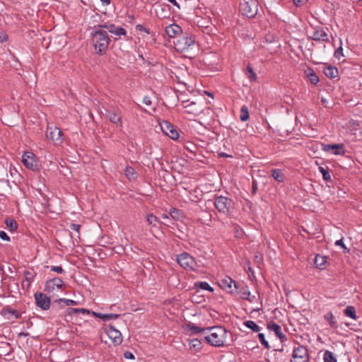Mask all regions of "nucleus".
<instances>
[{
    "instance_id": "nucleus-36",
    "label": "nucleus",
    "mask_w": 362,
    "mask_h": 362,
    "mask_svg": "<svg viewBox=\"0 0 362 362\" xmlns=\"http://www.w3.org/2000/svg\"><path fill=\"white\" fill-rule=\"evenodd\" d=\"M319 170L322 173V177H323L324 180H325L327 182H331L332 181L331 175L329 174V171L328 168H325L324 167L320 166L319 167Z\"/></svg>"
},
{
    "instance_id": "nucleus-21",
    "label": "nucleus",
    "mask_w": 362,
    "mask_h": 362,
    "mask_svg": "<svg viewBox=\"0 0 362 362\" xmlns=\"http://www.w3.org/2000/svg\"><path fill=\"white\" fill-rule=\"evenodd\" d=\"M267 329L275 333L276 336L281 340V342L287 339L286 336L282 332L281 327L273 321L267 324Z\"/></svg>"
},
{
    "instance_id": "nucleus-49",
    "label": "nucleus",
    "mask_w": 362,
    "mask_h": 362,
    "mask_svg": "<svg viewBox=\"0 0 362 362\" xmlns=\"http://www.w3.org/2000/svg\"><path fill=\"white\" fill-rule=\"evenodd\" d=\"M78 310H77V308H68L66 310H65V314L64 315L65 316H67V315H72L74 314H78Z\"/></svg>"
},
{
    "instance_id": "nucleus-44",
    "label": "nucleus",
    "mask_w": 362,
    "mask_h": 362,
    "mask_svg": "<svg viewBox=\"0 0 362 362\" xmlns=\"http://www.w3.org/2000/svg\"><path fill=\"white\" fill-rule=\"evenodd\" d=\"M258 338L260 341L262 345L264 346V348L269 349L270 348V346L269 344V342L266 340L264 334L263 333H259L258 334Z\"/></svg>"
},
{
    "instance_id": "nucleus-31",
    "label": "nucleus",
    "mask_w": 362,
    "mask_h": 362,
    "mask_svg": "<svg viewBox=\"0 0 362 362\" xmlns=\"http://www.w3.org/2000/svg\"><path fill=\"white\" fill-rule=\"evenodd\" d=\"M54 303H57L58 305H61L62 303H64V305H66V306L76 305L78 304V301L71 300V299H66V298H59V299L55 300L54 301Z\"/></svg>"
},
{
    "instance_id": "nucleus-55",
    "label": "nucleus",
    "mask_w": 362,
    "mask_h": 362,
    "mask_svg": "<svg viewBox=\"0 0 362 362\" xmlns=\"http://www.w3.org/2000/svg\"><path fill=\"white\" fill-rule=\"evenodd\" d=\"M124 357L127 359H134V354L129 351H127L124 353Z\"/></svg>"
},
{
    "instance_id": "nucleus-47",
    "label": "nucleus",
    "mask_w": 362,
    "mask_h": 362,
    "mask_svg": "<svg viewBox=\"0 0 362 362\" xmlns=\"http://www.w3.org/2000/svg\"><path fill=\"white\" fill-rule=\"evenodd\" d=\"M47 267L49 268L52 272H54L58 274H62L64 272V269L61 266H47Z\"/></svg>"
},
{
    "instance_id": "nucleus-46",
    "label": "nucleus",
    "mask_w": 362,
    "mask_h": 362,
    "mask_svg": "<svg viewBox=\"0 0 362 362\" xmlns=\"http://www.w3.org/2000/svg\"><path fill=\"white\" fill-rule=\"evenodd\" d=\"M124 173H125V175L128 178H131L135 174V170L132 166L128 165L125 168Z\"/></svg>"
},
{
    "instance_id": "nucleus-29",
    "label": "nucleus",
    "mask_w": 362,
    "mask_h": 362,
    "mask_svg": "<svg viewBox=\"0 0 362 362\" xmlns=\"http://www.w3.org/2000/svg\"><path fill=\"white\" fill-rule=\"evenodd\" d=\"M344 313L346 316L349 317L351 319L356 320L357 318L356 309L354 306H346L344 310Z\"/></svg>"
},
{
    "instance_id": "nucleus-24",
    "label": "nucleus",
    "mask_w": 362,
    "mask_h": 362,
    "mask_svg": "<svg viewBox=\"0 0 362 362\" xmlns=\"http://www.w3.org/2000/svg\"><path fill=\"white\" fill-rule=\"evenodd\" d=\"M271 176L278 182H283L285 180V174L281 169H272Z\"/></svg>"
},
{
    "instance_id": "nucleus-53",
    "label": "nucleus",
    "mask_w": 362,
    "mask_h": 362,
    "mask_svg": "<svg viewBox=\"0 0 362 362\" xmlns=\"http://www.w3.org/2000/svg\"><path fill=\"white\" fill-rule=\"evenodd\" d=\"M0 238L4 240H6V241H9L10 240L9 236L4 230H1L0 231Z\"/></svg>"
},
{
    "instance_id": "nucleus-54",
    "label": "nucleus",
    "mask_w": 362,
    "mask_h": 362,
    "mask_svg": "<svg viewBox=\"0 0 362 362\" xmlns=\"http://www.w3.org/2000/svg\"><path fill=\"white\" fill-rule=\"evenodd\" d=\"M257 192V182L255 180H252V193L255 194Z\"/></svg>"
},
{
    "instance_id": "nucleus-60",
    "label": "nucleus",
    "mask_w": 362,
    "mask_h": 362,
    "mask_svg": "<svg viewBox=\"0 0 362 362\" xmlns=\"http://www.w3.org/2000/svg\"><path fill=\"white\" fill-rule=\"evenodd\" d=\"M170 3L173 4V5L176 6L177 7L180 8V5L177 4L176 0H168Z\"/></svg>"
},
{
    "instance_id": "nucleus-34",
    "label": "nucleus",
    "mask_w": 362,
    "mask_h": 362,
    "mask_svg": "<svg viewBox=\"0 0 362 362\" xmlns=\"http://www.w3.org/2000/svg\"><path fill=\"white\" fill-rule=\"evenodd\" d=\"M324 318L325 320H327L330 327L332 328H337V321L334 320V315L332 312H328L327 314L325 315Z\"/></svg>"
},
{
    "instance_id": "nucleus-18",
    "label": "nucleus",
    "mask_w": 362,
    "mask_h": 362,
    "mask_svg": "<svg viewBox=\"0 0 362 362\" xmlns=\"http://www.w3.org/2000/svg\"><path fill=\"white\" fill-rule=\"evenodd\" d=\"M311 38L315 41H329L327 33L325 31V29L321 26H317L314 28Z\"/></svg>"
},
{
    "instance_id": "nucleus-22",
    "label": "nucleus",
    "mask_w": 362,
    "mask_h": 362,
    "mask_svg": "<svg viewBox=\"0 0 362 362\" xmlns=\"http://www.w3.org/2000/svg\"><path fill=\"white\" fill-rule=\"evenodd\" d=\"M165 33L169 37L175 38L180 36L182 33V28L177 24H171L165 28Z\"/></svg>"
},
{
    "instance_id": "nucleus-63",
    "label": "nucleus",
    "mask_w": 362,
    "mask_h": 362,
    "mask_svg": "<svg viewBox=\"0 0 362 362\" xmlns=\"http://www.w3.org/2000/svg\"><path fill=\"white\" fill-rule=\"evenodd\" d=\"M221 156H222L223 157H228V156H228V154H226V153H223Z\"/></svg>"
},
{
    "instance_id": "nucleus-41",
    "label": "nucleus",
    "mask_w": 362,
    "mask_h": 362,
    "mask_svg": "<svg viewBox=\"0 0 362 362\" xmlns=\"http://www.w3.org/2000/svg\"><path fill=\"white\" fill-rule=\"evenodd\" d=\"M146 221L149 225H151L153 227L156 226V224L159 223L158 218L153 214L147 215Z\"/></svg>"
},
{
    "instance_id": "nucleus-51",
    "label": "nucleus",
    "mask_w": 362,
    "mask_h": 362,
    "mask_svg": "<svg viewBox=\"0 0 362 362\" xmlns=\"http://www.w3.org/2000/svg\"><path fill=\"white\" fill-rule=\"evenodd\" d=\"M335 245L341 246L343 248L344 252H349V249L344 244L343 238L338 240L335 242Z\"/></svg>"
},
{
    "instance_id": "nucleus-42",
    "label": "nucleus",
    "mask_w": 362,
    "mask_h": 362,
    "mask_svg": "<svg viewBox=\"0 0 362 362\" xmlns=\"http://www.w3.org/2000/svg\"><path fill=\"white\" fill-rule=\"evenodd\" d=\"M23 274L25 281H28V286H29L30 283L34 280L35 273L26 270L23 272Z\"/></svg>"
},
{
    "instance_id": "nucleus-59",
    "label": "nucleus",
    "mask_w": 362,
    "mask_h": 362,
    "mask_svg": "<svg viewBox=\"0 0 362 362\" xmlns=\"http://www.w3.org/2000/svg\"><path fill=\"white\" fill-rule=\"evenodd\" d=\"M100 1L102 2L103 5H104V6H107L111 3V0H100Z\"/></svg>"
},
{
    "instance_id": "nucleus-17",
    "label": "nucleus",
    "mask_w": 362,
    "mask_h": 362,
    "mask_svg": "<svg viewBox=\"0 0 362 362\" xmlns=\"http://www.w3.org/2000/svg\"><path fill=\"white\" fill-rule=\"evenodd\" d=\"M64 285L63 281L58 278L54 277L53 279H51L46 281L45 286V291L47 293H52L53 292L56 288L60 289Z\"/></svg>"
},
{
    "instance_id": "nucleus-45",
    "label": "nucleus",
    "mask_w": 362,
    "mask_h": 362,
    "mask_svg": "<svg viewBox=\"0 0 362 362\" xmlns=\"http://www.w3.org/2000/svg\"><path fill=\"white\" fill-rule=\"evenodd\" d=\"M170 214L174 219H179L180 217L181 211L175 208H172L170 210Z\"/></svg>"
},
{
    "instance_id": "nucleus-15",
    "label": "nucleus",
    "mask_w": 362,
    "mask_h": 362,
    "mask_svg": "<svg viewBox=\"0 0 362 362\" xmlns=\"http://www.w3.org/2000/svg\"><path fill=\"white\" fill-rule=\"evenodd\" d=\"M105 116L112 123L119 127H122V113L119 109L107 110Z\"/></svg>"
},
{
    "instance_id": "nucleus-9",
    "label": "nucleus",
    "mask_w": 362,
    "mask_h": 362,
    "mask_svg": "<svg viewBox=\"0 0 362 362\" xmlns=\"http://www.w3.org/2000/svg\"><path fill=\"white\" fill-rule=\"evenodd\" d=\"M188 102V100L182 102L186 113L197 116L202 112L203 105L202 103H197L196 101Z\"/></svg>"
},
{
    "instance_id": "nucleus-12",
    "label": "nucleus",
    "mask_w": 362,
    "mask_h": 362,
    "mask_svg": "<svg viewBox=\"0 0 362 362\" xmlns=\"http://www.w3.org/2000/svg\"><path fill=\"white\" fill-rule=\"evenodd\" d=\"M35 304L37 307L43 310H47L50 308V298L47 297L45 293L41 292H36L34 294Z\"/></svg>"
},
{
    "instance_id": "nucleus-56",
    "label": "nucleus",
    "mask_w": 362,
    "mask_h": 362,
    "mask_svg": "<svg viewBox=\"0 0 362 362\" xmlns=\"http://www.w3.org/2000/svg\"><path fill=\"white\" fill-rule=\"evenodd\" d=\"M143 103H144L145 105H148V106H149V105H151L152 104V103H151V98H150V97H148V96H145V97L143 98Z\"/></svg>"
},
{
    "instance_id": "nucleus-25",
    "label": "nucleus",
    "mask_w": 362,
    "mask_h": 362,
    "mask_svg": "<svg viewBox=\"0 0 362 362\" xmlns=\"http://www.w3.org/2000/svg\"><path fill=\"white\" fill-rule=\"evenodd\" d=\"M323 73L329 78H334L338 76V69L334 66H327L324 68Z\"/></svg>"
},
{
    "instance_id": "nucleus-20",
    "label": "nucleus",
    "mask_w": 362,
    "mask_h": 362,
    "mask_svg": "<svg viewBox=\"0 0 362 362\" xmlns=\"http://www.w3.org/2000/svg\"><path fill=\"white\" fill-rule=\"evenodd\" d=\"M322 149L325 151H332L334 155H344L346 153L343 144H325L323 146Z\"/></svg>"
},
{
    "instance_id": "nucleus-27",
    "label": "nucleus",
    "mask_w": 362,
    "mask_h": 362,
    "mask_svg": "<svg viewBox=\"0 0 362 362\" xmlns=\"http://www.w3.org/2000/svg\"><path fill=\"white\" fill-rule=\"evenodd\" d=\"M186 328L191 331L193 334H199L203 332L206 330H208L209 328H202L201 327L197 326L192 322H188L186 324Z\"/></svg>"
},
{
    "instance_id": "nucleus-35",
    "label": "nucleus",
    "mask_w": 362,
    "mask_h": 362,
    "mask_svg": "<svg viewBox=\"0 0 362 362\" xmlns=\"http://www.w3.org/2000/svg\"><path fill=\"white\" fill-rule=\"evenodd\" d=\"M243 324L246 327L252 329L255 332H258L261 329L260 327L252 320L245 321Z\"/></svg>"
},
{
    "instance_id": "nucleus-33",
    "label": "nucleus",
    "mask_w": 362,
    "mask_h": 362,
    "mask_svg": "<svg viewBox=\"0 0 362 362\" xmlns=\"http://www.w3.org/2000/svg\"><path fill=\"white\" fill-rule=\"evenodd\" d=\"M250 114L248 107L246 105H243L240 108V119L242 122H246L249 119Z\"/></svg>"
},
{
    "instance_id": "nucleus-26",
    "label": "nucleus",
    "mask_w": 362,
    "mask_h": 362,
    "mask_svg": "<svg viewBox=\"0 0 362 362\" xmlns=\"http://www.w3.org/2000/svg\"><path fill=\"white\" fill-rule=\"evenodd\" d=\"M237 289L239 290L241 298L252 301L250 299V292L247 286L238 284V288Z\"/></svg>"
},
{
    "instance_id": "nucleus-3",
    "label": "nucleus",
    "mask_w": 362,
    "mask_h": 362,
    "mask_svg": "<svg viewBox=\"0 0 362 362\" xmlns=\"http://www.w3.org/2000/svg\"><path fill=\"white\" fill-rule=\"evenodd\" d=\"M214 205L220 213L228 215L233 209L234 202L231 199L219 196L215 198Z\"/></svg>"
},
{
    "instance_id": "nucleus-57",
    "label": "nucleus",
    "mask_w": 362,
    "mask_h": 362,
    "mask_svg": "<svg viewBox=\"0 0 362 362\" xmlns=\"http://www.w3.org/2000/svg\"><path fill=\"white\" fill-rule=\"evenodd\" d=\"M293 3L296 6H299L302 4H304L307 2V0H293Z\"/></svg>"
},
{
    "instance_id": "nucleus-16",
    "label": "nucleus",
    "mask_w": 362,
    "mask_h": 362,
    "mask_svg": "<svg viewBox=\"0 0 362 362\" xmlns=\"http://www.w3.org/2000/svg\"><path fill=\"white\" fill-rule=\"evenodd\" d=\"M22 163L26 168L30 170H35L37 168V163L35 160V156L33 153L27 151L22 156Z\"/></svg>"
},
{
    "instance_id": "nucleus-62",
    "label": "nucleus",
    "mask_w": 362,
    "mask_h": 362,
    "mask_svg": "<svg viewBox=\"0 0 362 362\" xmlns=\"http://www.w3.org/2000/svg\"><path fill=\"white\" fill-rule=\"evenodd\" d=\"M163 218H165V219H168L169 218V217L167 215H165V214L163 215Z\"/></svg>"
},
{
    "instance_id": "nucleus-6",
    "label": "nucleus",
    "mask_w": 362,
    "mask_h": 362,
    "mask_svg": "<svg viewBox=\"0 0 362 362\" xmlns=\"http://www.w3.org/2000/svg\"><path fill=\"white\" fill-rule=\"evenodd\" d=\"M195 38L193 35H180L174 42L175 49L179 52H183L189 49L194 45Z\"/></svg>"
},
{
    "instance_id": "nucleus-58",
    "label": "nucleus",
    "mask_w": 362,
    "mask_h": 362,
    "mask_svg": "<svg viewBox=\"0 0 362 362\" xmlns=\"http://www.w3.org/2000/svg\"><path fill=\"white\" fill-rule=\"evenodd\" d=\"M78 310V313H83V314H90V311L86 308H77Z\"/></svg>"
},
{
    "instance_id": "nucleus-4",
    "label": "nucleus",
    "mask_w": 362,
    "mask_h": 362,
    "mask_svg": "<svg viewBox=\"0 0 362 362\" xmlns=\"http://www.w3.org/2000/svg\"><path fill=\"white\" fill-rule=\"evenodd\" d=\"M240 11L243 15L247 18L255 17L258 11L257 0L244 1L240 4Z\"/></svg>"
},
{
    "instance_id": "nucleus-52",
    "label": "nucleus",
    "mask_w": 362,
    "mask_h": 362,
    "mask_svg": "<svg viewBox=\"0 0 362 362\" xmlns=\"http://www.w3.org/2000/svg\"><path fill=\"white\" fill-rule=\"evenodd\" d=\"M81 227V226L80 224H76V223H71L69 225L70 229L77 232L78 234H79V231H80Z\"/></svg>"
},
{
    "instance_id": "nucleus-23",
    "label": "nucleus",
    "mask_w": 362,
    "mask_h": 362,
    "mask_svg": "<svg viewBox=\"0 0 362 362\" xmlns=\"http://www.w3.org/2000/svg\"><path fill=\"white\" fill-rule=\"evenodd\" d=\"M91 314L93 316H95V317L101 319L103 321H110V320H116L120 317V315H119V314H114V313L103 314V313H97V312H94V311H92Z\"/></svg>"
},
{
    "instance_id": "nucleus-13",
    "label": "nucleus",
    "mask_w": 362,
    "mask_h": 362,
    "mask_svg": "<svg viewBox=\"0 0 362 362\" xmlns=\"http://www.w3.org/2000/svg\"><path fill=\"white\" fill-rule=\"evenodd\" d=\"M106 334L111 339L115 346H118L122 342V337L121 332L115 329L112 325H110L106 329Z\"/></svg>"
},
{
    "instance_id": "nucleus-64",
    "label": "nucleus",
    "mask_w": 362,
    "mask_h": 362,
    "mask_svg": "<svg viewBox=\"0 0 362 362\" xmlns=\"http://www.w3.org/2000/svg\"><path fill=\"white\" fill-rule=\"evenodd\" d=\"M6 40H7V36H6V35H5V36L4 37V38H3V40H2V41H6Z\"/></svg>"
},
{
    "instance_id": "nucleus-32",
    "label": "nucleus",
    "mask_w": 362,
    "mask_h": 362,
    "mask_svg": "<svg viewBox=\"0 0 362 362\" xmlns=\"http://www.w3.org/2000/svg\"><path fill=\"white\" fill-rule=\"evenodd\" d=\"M189 349L198 351L202 349V342L198 339H192L189 341Z\"/></svg>"
},
{
    "instance_id": "nucleus-43",
    "label": "nucleus",
    "mask_w": 362,
    "mask_h": 362,
    "mask_svg": "<svg viewBox=\"0 0 362 362\" xmlns=\"http://www.w3.org/2000/svg\"><path fill=\"white\" fill-rule=\"evenodd\" d=\"M324 361L325 362H337V359L334 356V354L329 351H326L325 352Z\"/></svg>"
},
{
    "instance_id": "nucleus-61",
    "label": "nucleus",
    "mask_w": 362,
    "mask_h": 362,
    "mask_svg": "<svg viewBox=\"0 0 362 362\" xmlns=\"http://www.w3.org/2000/svg\"><path fill=\"white\" fill-rule=\"evenodd\" d=\"M20 336H24V337H27L28 335V333H25V332H21L19 334Z\"/></svg>"
},
{
    "instance_id": "nucleus-30",
    "label": "nucleus",
    "mask_w": 362,
    "mask_h": 362,
    "mask_svg": "<svg viewBox=\"0 0 362 362\" xmlns=\"http://www.w3.org/2000/svg\"><path fill=\"white\" fill-rule=\"evenodd\" d=\"M326 258L325 257L321 256L320 255H317L315 258V264L316 267L322 269L324 268V266L326 263Z\"/></svg>"
},
{
    "instance_id": "nucleus-14",
    "label": "nucleus",
    "mask_w": 362,
    "mask_h": 362,
    "mask_svg": "<svg viewBox=\"0 0 362 362\" xmlns=\"http://www.w3.org/2000/svg\"><path fill=\"white\" fill-rule=\"evenodd\" d=\"M160 129L162 132L170 139L176 140L179 138V133L169 122L163 121L160 124Z\"/></svg>"
},
{
    "instance_id": "nucleus-28",
    "label": "nucleus",
    "mask_w": 362,
    "mask_h": 362,
    "mask_svg": "<svg viewBox=\"0 0 362 362\" xmlns=\"http://www.w3.org/2000/svg\"><path fill=\"white\" fill-rule=\"evenodd\" d=\"M306 74H307V76L309 78V81L310 82L313 84V85H316L317 84V83L319 82V77L317 76V74L315 73V71H313V69H308L306 71H305Z\"/></svg>"
},
{
    "instance_id": "nucleus-19",
    "label": "nucleus",
    "mask_w": 362,
    "mask_h": 362,
    "mask_svg": "<svg viewBox=\"0 0 362 362\" xmlns=\"http://www.w3.org/2000/svg\"><path fill=\"white\" fill-rule=\"evenodd\" d=\"M0 314L6 319L11 320L13 319H19L21 315L19 312L15 309L10 308L9 306L4 307L1 310Z\"/></svg>"
},
{
    "instance_id": "nucleus-1",
    "label": "nucleus",
    "mask_w": 362,
    "mask_h": 362,
    "mask_svg": "<svg viewBox=\"0 0 362 362\" xmlns=\"http://www.w3.org/2000/svg\"><path fill=\"white\" fill-rule=\"evenodd\" d=\"M90 37L96 54H104L108 49L111 40L101 24L95 25L92 28Z\"/></svg>"
},
{
    "instance_id": "nucleus-38",
    "label": "nucleus",
    "mask_w": 362,
    "mask_h": 362,
    "mask_svg": "<svg viewBox=\"0 0 362 362\" xmlns=\"http://www.w3.org/2000/svg\"><path fill=\"white\" fill-rule=\"evenodd\" d=\"M158 6L160 8L162 13H159L158 12H157L158 16L160 18H167L168 12L170 11V6L165 5V4H162V5H159Z\"/></svg>"
},
{
    "instance_id": "nucleus-11",
    "label": "nucleus",
    "mask_w": 362,
    "mask_h": 362,
    "mask_svg": "<svg viewBox=\"0 0 362 362\" xmlns=\"http://www.w3.org/2000/svg\"><path fill=\"white\" fill-rule=\"evenodd\" d=\"M101 25L105 30H107L109 33L116 36L115 37V40H118L122 35H127V30L122 27L117 26L109 22L105 23Z\"/></svg>"
},
{
    "instance_id": "nucleus-48",
    "label": "nucleus",
    "mask_w": 362,
    "mask_h": 362,
    "mask_svg": "<svg viewBox=\"0 0 362 362\" xmlns=\"http://www.w3.org/2000/svg\"><path fill=\"white\" fill-rule=\"evenodd\" d=\"M334 56L337 58V59H339L341 56H344L343 54V48H342V45L341 44L340 45V46L335 50L334 52Z\"/></svg>"
},
{
    "instance_id": "nucleus-39",
    "label": "nucleus",
    "mask_w": 362,
    "mask_h": 362,
    "mask_svg": "<svg viewBox=\"0 0 362 362\" xmlns=\"http://www.w3.org/2000/svg\"><path fill=\"white\" fill-rule=\"evenodd\" d=\"M195 286L203 290L209 291L210 292L214 291V288L207 282L205 281L197 282L195 283Z\"/></svg>"
},
{
    "instance_id": "nucleus-7",
    "label": "nucleus",
    "mask_w": 362,
    "mask_h": 362,
    "mask_svg": "<svg viewBox=\"0 0 362 362\" xmlns=\"http://www.w3.org/2000/svg\"><path fill=\"white\" fill-rule=\"evenodd\" d=\"M62 131L57 126H47L46 130V137L52 140L56 144H60L63 142L64 139L62 137Z\"/></svg>"
},
{
    "instance_id": "nucleus-40",
    "label": "nucleus",
    "mask_w": 362,
    "mask_h": 362,
    "mask_svg": "<svg viewBox=\"0 0 362 362\" xmlns=\"http://www.w3.org/2000/svg\"><path fill=\"white\" fill-rule=\"evenodd\" d=\"M5 223L8 228L11 231H14L17 229L18 225L16 221L13 218H7L5 221Z\"/></svg>"
},
{
    "instance_id": "nucleus-2",
    "label": "nucleus",
    "mask_w": 362,
    "mask_h": 362,
    "mask_svg": "<svg viewBox=\"0 0 362 362\" xmlns=\"http://www.w3.org/2000/svg\"><path fill=\"white\" fill-rule=\"evenodd\" d=\"M213 332L208 336L204 337L206 343L216 347L223 346L227 341L228 332L222 327H209L208 330Z\"/></svg>"
},
{
    "instance_id": "nucleus-50",
    "label": "nucleus",
    "mask_w": 362,
    "mask_h": 362,
    "mask_svg": "<svg viewBox=\"0 0 362 362\" xmlns=\"http://www.w3.org/2000/svg\"><path fill=\"white\" fill-rule=\"evenodd\" d=\"M136 30L137 31H143L145 32L147 34H150V30L147 28H146L144 25L141 24H139L136 25Z\"/></svg>"
},
{
    "instance_id": "nucleus-5",
    "label": "nucleus",
    "mask_w": 362,
    "mask_h": 362,
    "mask_svg": "<svg viewBox=\"0 0 362 362\" xmlns=\"http://www.w3.org/2000/svg\"><path fill=\"white\" fill-rule=\"evenodd\" d=\"M176 260L177 264L186 270L193 271L197 267V262L194 257L186 252L177 255Z\"/></svg>"
},
{
    "instance_id": "nucleus-37",
    "label": "nucleus",
    "mask_w": 362,
    "mask_h": 362,
    "mask_svg": "<svg viewBox=\"0 0 362 362\" xmlns=\"http://www.w3.org/2000/svg\"><path fill=\"white\" fill-rule=\"evenodd\" d=\"M245 74L250 81H255L257 80L256 74L253 71L252 68L249 65L246 67Z\"/></svg>"
},
{
    "instance_id": "nucleus-10",
    "label": "nucleus",
    "mask_w": 362,
    "mask_h": 362,
    "mask_svg": "<svg viewBox=\"0 0 362 362\" xmlns=\"http://www.w3.org/2000/svg\"><path fill=\"white\" fill-rule=\"evenodd\" d=\"M219 286L229 293H233L238 288V283L228 276L221 279L218 281Z\"/></svg>"
},
{
    "instance_id": "nucleus-8",
    "label": "nucleus",
    "mask_w": 362,
    "mask_h": 362,
    "mask_svg": "<svg viewBox=\"0 0 362 362\" xmlns=\"http://www.w3.org/2000/svg\"><path fill=\"white\" fill-rule=\"evenodd\" d=\"M309 354L308 349L302 345L293 349L291 362H308Z\"/></svg>"
}]
</instances>
